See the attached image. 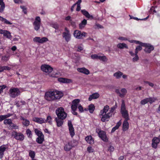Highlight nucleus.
Here are the masks:
<instances>
[{
    "label": "nucleus",
    "mask_w": 160,
    "mask_h": 160,
    "mask_svg": "<svg viewBox=\"0 0 160 160\" xmlns=\"http://www.w3.org/2000/svg\"><path fill=\"white\" fill-rule=\"evenodd\" d=\"M148 102L152 104L153 102H154L157 100V98L154 97H150L148 98Z\"/></svg>",
    "instance_id": "obj_36"
},
{
    "label": "nucleus",
    "mask_w": 160,
    "mask_h": 160,
    "mask_svg": "<svg viewBox=\"0 0 160 160\" xmlns=\"http://www.w3.org/2000/svg\"><path fill=\"white\" fill-rule=\"evenodd\" d=\"M99 136L101 139L104 142H107L108 141V139L106 135L105 132L103 131H100L98 133Z\"/></svg>",
    "instance_id": "obj_12"
},
{
    "label": "nucleus",
    "mask_w": 160,
    "mask_h": 160,
    "mask_svg": "<svg viewBox=\"0 0 160 160\" xmlns=\"http://www.w3.org/2000/svg\"><path fill=\"white\" fill-rule=\"evenodd\" d=\"M72 112L74 115H78V113L77 112H76V111L77 110V109H75V110H73V109H72Z\"/></svg>",
    "instance_id": "obj_63"
},
{
    "label": "nucleus",
    "mask_w": 160,
    "mask_h": 160,
    "mask_svg": "<svg viewBox=\"0 0 160 160\" xmlns=\"http://www.w3.org/2000/svg\"><path fill=\"white\" fill-rule=\"evenodd\" d=\"M58 81L61 82L69 83L71 82V80L64 78H59Z\"/></svg>",
    "instance_id": "obj_26"
},
{
    "label": "nucleus",
    "mask_w": 160,
    "mask_h": 160,
    "mask_svg": "<svg viewBox=\"0 0 160 160\" xmlns=\"http://www.w3.org/2000/svg\"><path fill=\"white\" fill-rule=\"evenodd\" d=\"M41 68L42 71L45 72L50 73L53 70L52 68L50 66L46 64L42 65Z\"/></svg>",
    "instance_id": "obj_9"
},
{
    "label": "nucleus",
    "mask_w": 160,
    "mask_h": 160,
    "mask_svg": "<svg viewBox=\"0 0 160 160\" xmlns=\"http://www.w3.org/2000/svg\"><path fill=\"white\" fill-rule=\"evenodd\" d=\"M6 118L4 115H0V122H1L2 120L5 119Z\"/></svg>",
    "instance_id": "obj_61"
},
{
    "label": "nucleus",
    "mask_w": 160,
    "mask_h": 160,
    "mask_svg": "<svg viewBox=\"0 0 160 160\" xmlns=\"http://www.w3.org/2000/svg\"><path fill=\"white\" fill-rule=\"evenodd\" d=\"M87 151L89 153H91L93 152L94 150L91 147H88L87 148Z\"/></svg>",
    "instance_id": "obj_52"
},
{
    "label": "nucleus",
    "mask_w": 160,
    "mask_h": 160,
    "mask_svg": "<svg viewBox=\"0 0 160 160\" xmlns=\"http://www.w3.org/2000/svg\"><path fill=\"white\" fill-rule=\"evenodd\" d=\"M14 0V2L15 3H22L21 0Z\"/></svg>",
    "instance_id": "obj_64"
},
{
    "label": "nucleus",
    "mask_w": 160,
    "mask_h": 160,
    "mask_svg": "<svg viewBox=\"0 0 160 160\" xmlns=\"http://www.w3.org/2000/svg\"><path fill=\"white\" fill-rule=\"evenodd\" d=\"M22 123L24 125L27 126L29 125L30 122L29 120L25 119V120L23 121Z\"/></svg>",
    "instance_id": "obj_45"
},
{
    "label": "nucleus",
    "mask_w": 160,
    "mask_h": 160,
    "mask_svg": "<svg viewBox=\"0 0 160 160\" xmlns=\"http://www.w3.org/2000/svg\"><path fill=\"white\" fill-rule=\"evenodd\" d=\"M4 32H3L4 36L6 37L7 38L10 39L11 37L10 33L7 31H5Z\"/></svg>",
    "instance_id": "obj_35"
},
{
    "label": "nucleus",
    "mask_w": 160,
    "mask_h": 160,
    "mask_svg": "<svg viewBox=\"0 0 160 160\" xmlns=\"http://www.w3.org/2000/svg\"><path fill=\"white\" fill-rule=\"evenodd\" d=\"M117 103L116 102L115 105L111 108L110 112L111 113L113 112L114 110L117 108Z\"/></svg>",
    "instance_id": "obj_46"
},
{
    "label": "nucleus",
    "mask_w": 160,
    "mask_h": 160,
    "mask_svg": "<svg viewBox=\"0 0 160 160\" xmlns=\"http://www.w3.org/2000/svg\"><path fill=\"white\" fill-rule=\"evenodd\" d=\"M8 128L9 129H17L18 128V126L16 125V124L12 122H11L10 124L9 125Z\"/></svg>",
    "instance_id": "obj_29"
},
{
    "label": "nucleus",
    "mask_w": 160,
    "mask_h": 160,
    "mask_svg": "<svg viewBox=\"0 0 160 160\" xmlns=\"http://www.w3.org/2000/svg\"><path fill=\"white\" fill-rule=\"evenodd\" d=\"M160 141V139L159 138L157 137H154L152 140V146L153 148H156L158 144Z\"/></svg>",
    "instance_id": "obj_13"
},
{
    "label": "nucleus",
    "mask_w": 160,
    "mask_h": 160,
    "mask_svg": "<svg viewBox=\"0 0 160 160\" xmlns=\"http://www.w3.org/2000/svg\"><path fill=\"white\" fill-rule=\"evenodd\" d=\"M128 120H124L123 123L122 130L123 131L127 130L129 128V123L128 122Z\"/></svg>",
    "instance_id": "obj_19"
},
{
    "label": "nucleus",
    "mask_w": 160,
    "mask_h": 160,
    "mask_svg": "<svg viewBox=\"0 0 160 160\" xmlns=\"http://www.w3.org/2000/svg\"><path fill=\"white\" fill-rule=\"evenodd\" d=\"M95 106L92 104H90L88 106V110L91 113H92L93 112L95 109Z\"/></svg>",
    "instance_id": "obj_34"
},
{
    "label": "nucleus",
    "mask_w": 160,
    "mask_h": 160,
    "mask_svg": "<svg viewBox=\"0 0 160 160\" xmlns=\"http://www.w3.org/2000/svg\"><path fill=\"white\" fill-rule=\"evenodd\" d=\"M40 38L39 37H36L33 39V41L34 42H38L40 43Z\"/></svg>",
    "instance_id": "obj_49"
},
{
    "label": "nucleus",
    "mask_w": 160,
    "mask_h": 160,
    "mask_svg": "<svg viewBox=\"0 0 160 160\" xmlns=\"http://www.w3.org/2000/svg\"><path fill=\"white\" fill-rule=\"evenodd\" d=\"M142 46L145 47L144 51L146 53H150L154 49L153 46L149 43H144L142 45Z\"/></svg>",
    "instance_id": "obj_8"
},
{
    "label": "nucleus",
    "mask_w": 160,
    "mask_h": 160,
    "mask_svg": "<svg viewBox=\"0 0 160 160\" xmlns=\"http://www.w3.org/2000/svg\"><path fill=\"white\" fill-rule=\"evenodd\" d=\"M142 49V48L141 46H138L136 48L135 50V54H138V52L141 51Z\"/></svg>",
    "instance_id": "obj_43"
},
{
    "label": "nucleus",
    "mask_w": 160,
    "mask_h": 160,
    "mask_svg": "<svg viewBox=\"0 0 160 160\" xmlns=\"http://www.w3.org/2000/svg\"><path fill=\"white\" fill-rule=\"evenodd\" d=\"M127 111L126 110L125 107V103L124 100L122 101V104L121 108V112Z\"/></svg>",
    "instance_id": "obj_31"
},
{
    "label": "nucleus",
    "mask_w": 160,
    "mask_h": 160,
    "mask_svg": "<svg viewBox=\"0 0 160 160\" xmlns=\"http://www.w3.org/2000/svg\"><path fill=\"white\" fill-rule=\"evenodd\" d=\"M56 113L57 118L61 119H65L67 116V114L64 112V109L62 107H60L56 110Z\"/></svg>",
    "instance_id": "obj_2"
},
{
    "label": "nucleus",
    "mask_w": 160,
    "mask_h": 160,
    "mask_svg": "<svg viewBox=\"0 0 160 160\" xmlns=\"http://www.w3.org/2000/svg\"><path fill=\"white\" fill-rule=\"evenodd\" d=\"M12 122L11 119H6L4 121V123L5 124H8L9 125Z\"/></svg>",
    "instance_id": "obj_50"
},
{
    "label": "nucleus",
    "mask_w": 160,
    "mask_h": 160,
    "mask_svg": "<svg viewBox=\"0 0 160 160\" xmlns=\"http://www.w3.org/2000/svg\"><path fill=\"white\" fill-rule=\"evenodd\" d=\"M72 147V143L71 142H68L65 145L64 147V150L67 151H69Z\"/></svg>",
    "instance_id": "obj_22"
},
{
    "label": "nucleus",
    "mask_w": 160,
    "mask_h": 160,
    "mask_svg": "<svg viewBox=\"0 0 160 160\" xmlns=\"http://www.w3.org/2000/svg\"><path fill=\"white\" fill-rule=\"evenodd\" d=\"M9 56H5L2 57V60L4 61H7L9 59Z\"/></svg>",
    "instance_id": "obj_48"
},
{
    "label": "nucleus",
    "mask_w": 160,
    "mask_h": 160,
    "mask_svg": "<svg viewBox=\"0 0 160 160\" xmlns=\"http://www.w3.org/2000/svg\"><path fill=\"white\" fill-rule=\"evenodd\" d=\"M122 117L125 118V120H129V114L128 111L121 112Z\"/></svg>",
    "instance_id": "obj_25"
},
{
    "label": "nucleus",
    "mask_w": 160,
    "mask_h": 160,
    "mask_svg": "<svg viewBox=\"0 0 160 160\" xmlns=\"http://www.w3.org/2000/svg\"><path fill=\"white\" fill-rule=\"evenodd\" d=\"M65 119H61L58 118H56L55 121L57 123V125L58 127H60L62 126L63 123V120Z\"/></svg>",
    "instance_id": "obj_18"
},
{
    "label": "nucleus",
    "mask_w": 160,
    "mask_h": 160,
    "mask_svg": "<svg viewBox=\"0 0 160 160\" xmlns=\"http://www.w3.org/2000/svg\"><path fill=\"white\" fill-rule=\"evenodd\" d=\"M77 71L80 72L86 75H88L90 73L89 71L85 68H78Z\"/></svg>",
    "instance_id": "obj_16"
},
{
    "label": "nucleus",
    "mask_w": 160,
    "mask_h": 160,
    "mask_svg": "<svg viewBox=\"0 0 160 160\" xmlns=\"http://www.w3.org/2000/svg\"><path fill=\"white\" fill-rule=\"evenodd\" d=\"M78 109L79 110V111L80 112H82L83 111V109L81 105V104H79L78 107Z\"/></svg>",
    "instance_id": "obj_54"
},
{
    "label": "nucleus",
    "mask_w": 160,
    "mask_h": 160,
    "mask_svg": "<svg viewBox=\"0 0 160 160\" xmlns=\"http://www.w3.org/2000/svg\"><path fill=\"white\" fill-rule=\"evenodd\" d=\"M121 94H120V97L122 98L124 97L127 92L126 89L125 88H122L121 90Z\"/></svg>",
    "instance_id": "obj_37"
},
{
    "label": "nucleus",
    "mask_w": 160,
    "mask_h": 160,
    "mask_svg": "<svg viewBox=\"0 0 160 160\" xmlns=\"http://www.w3.org/2000/svg\"><path fill=\"white\" fill-rule=\"evenodd\" d=\"M52 27L55 29H58L59 28V25L57 23H54L52 24Z\"/></svg>",
    "instance_id": "obj_56"
},
{
    "label": "nucleus",
    "mask_w": 160,
    "mask_h": 160,
    "mask_svg": "<svg viewBox=\"0 0 160 160\" xmlns=\"http://www.w3.org/2000/svg\"><path fill=\"white\" fill-rule=\"evenodd\" d=\"M26 133L28 137L31 138L32 137V132L29 129H28L26 130Z\"/></svg>",
    "instance_id": "obj_47"
},
{
    "label": "nucleus",
    "mask_w": 160,
    "mask_h": 160,
    "mask_svg": "<svg viewBox=\"0 0 160 160\" xmlns=\"http://www.w3.org/2000/svg\"><path fill=\"white\" fill-rule=\"evenodd\" d=\"M1 21L5 24H8V25H12V23L9 22L6 19L2 18V20H1Z\"/></svg>",
    "instance_id": "obj_38"
},
{
    "label": "nucleus",
    "mask_w": 160,
    "mask_h": 160,
    "mask_svg": "<svg viewBox=\"0 0 160 160\" xmlns=\"http://www.w3.org/2000/svg\"><path fill=\"white\" fill-rule=\"evenodd\" d=\"M135 57H134L132 59V61L133 62L137 61L139 59V57L137 54H135Z\"/></svg>",
    "instance_id": "obj_51"
},
{
    "label": "nucleus",
    "mask_w": 160,
    "mask_h": 160,
    "mask_svg": "<svg viewBox=\"0 0 160 160\" xmlns=\"http://www.w3.org/2000/svg\"><path fill=\"white\" fill-rule=\"evenodd\" d=\"M82 13L87 18H89L93 19V17L92 16L89 14L88 12L85 10H81Z\"/></svg>",
    "instance_id": "obj_24"
},
{
    "label": "nucleus",
    "mask_w": 160,
    "mask_h": 160,
    "mask_svg": "<svg viewBox=\"0 0 160 160\" xmlns=\"http://www.w3.org/2000/svg\"><path fill=\"white\" fill-rule=\"evenodd\" d=\"M41 25V19L39 17H36L34 22L33 23L34 29L36 31H38L40 28Z\"/></svg>",
    "instance_id": "obj_6"
},
{
    "label": "nucleus",
    "mask_w": 160,
    "mask_h": 160,
    "mask_svg": "<svg viewBox=\"0 0 160 160\" xmlns=\"http://www.w3.org/2000/svg\"><path fill=\"white\" fill-rule=\"evenodd\" d=\"M48 41V39L47 38L44 37L41 38H40V43H42L44 42H46Z\"/></svg>",
    "instance_id": "obj_41"
},
{
    "label": "nucleus",
    "mask_w": 160,
    "mask_h": 160,
    "mask_svg": "<svg viewBox=\"0 0 160 160\" xmlns=\"http://www.w3.org/2000/svg\"><path fill=\"white\" fill-rule=\"evenodd\" d=\"M117 47L118 48L120 49H122L124 48H128V47L127 45L124 43H120L118 44Z\"/></svg>",
    "instance_id": "obj_30"
},
{
    "label": "nucleus",
    "mask_w": 160,
    "mask_h": 160,
    "mask_svg": "<svg viewBox=\"0 0 160 160\" xmlns=\"http://www.w3.org/2000/svg\"><path fill=\"white\" fill-rule=\"evenodd\" d=\"M9 95L12 98H15L20 94V91L18 88H11L9 90Z\"/></svg>",
    "instance_id": "obj_3"
},
{
    "label": "nucleus",
    "mask_w": 160,
    "mask_h": 160,
    "mask_svg": "<svg viewBox=\"0 0 160 160\" xmlns=\"http://www.w3.org/2000/svg\"><path fill=\"white\" fill-rule=\"evenodd\" d=\"M102 115V117L101 120L102 122H105L106 121H108L110 117H112V114L110 112H108L107 114H104Z\"/></svg>",
    "instance_id": "obj_15"
},
{
    "label": "nucleus",
    "mask_w": 160,
    "mask_h": 160,
    "mask_svg": "<svg viewBox=\"0 0 160 160\" xmlns=\"http://www.w3.org/2000/svg\"><path fill=\"white\" fill-rule=\"evenodd\" d=\"M20 8L22 9L24 13L26 14L27 13L26 8L24 6H21Z\"/></svg>",
    "instance_id": "obj_58"
},
{
    "label": "nucleus",
    "mask_w": 160,
    "mask_h": 160,
    "mask_svg": "<svg viewBox=\"0 0 160 160\" xmlns=\"http://www.w3.org/2000/svg\"><path fill=\"white\" fill-rule=\"evenodd\" d=\"M97 59H99L100 60L102 61L103 62H106L108 60V59L105 56H98V55Z\"/></svg>",
    "instance_id": "obj_32"
},
{
    "label": "nucleus",
    "mask_w": 160,
    "mask_h": 160,
    "mask_svg": "<svg viewBox=\"0 0 160 160\" xmlns=\"http://www.w3.org/2000/svg\"><path fill=\"white\" fill-rule=\"evenodd\" d=\"M3 70H10L11 69L10 68L7 66H3Z\"/></svg>",
    "instance_id": "obj_60"
},
{
    "label": "nucleus",
    "mask_w": 160,
    "mask_h": 160,
    "mask_svg": "<svg viewBox=\"0 0 160 160\" xmlns=\"http://www.w3.org/2000/svg\"><path fill=\"white\" fill-rule=\"evenodd\" d=\"M52 118L51 116H48L47 117V119H45V123L48 122L50 124H52V122L51 121Z\"/></svg>",
    "instance_id": "obj_39"
},
{
    "label": "nucleus",
    "mask_w": 160,
    "mask_h": 160,
    "mask_svg": "<svg viewBox=\"0 0 160 160\" xmlns=\"http://www.w3.org/2000/svg\"><path fill=\"white\" fill-rule=\"evenodd\" d=\"M122 124V122L121 120H120L118 123H117L116 125L115 128H117L118 129L119 128V127L121 126Z\"/></svg>",
    "instance_id": "obj_57"
},
{
    "label": "nucleus",
    "mask_w": 160,
    "mask_h": 160,
    "mask_svg": "<svg viewBox=\"0 0 160 160\" xmlns=\"http://www.w3.org/2000/svg\"><path fill=\"white\" fill-rule=\"evenodd\" d=\"M63 96V93L58 91H48L45 93V98L48 101H51L60 99Z\"/></svg>",
    "instance_id": "obj_1"
},
{
    "label": "nucleus",
    "mask_w": 160,
    "mask_h": 160,
    "mask_svg": "<svg viewBox=\"0 0 160 160\" xmlns=\"http://www.w3.org/2000/svg\"><path fill=\"white\" fill-rule=\"evenodd\" d=\"M32 120L34 122H38L40 124H42L43 123H45V119L42 118H34Z\"/></svg>",
    "instance_id": "obj_17"
},
{
    "label": "nucleus",
    "mask_w": 160,
    "mask_h": 160,
    "mask_svg": "<svg viewBox=\"0 0 160 160\" xmlns=\"http://www.w3.org/2000/svg\"><path fill=\"white\" fill-rule=\"evenodd\" d=\"M113 76L116 79H120L121 77L124 79H127L128 78V75L126 74H124L123 73L120 71H118L113 74Z\"/></svg>",
    "instance_id": "obj_7"
},
{
    "label": "nucleus",
    "mask_w": 160,
    "mask_h": 160,
    "mask_svg": "<svg viewBox=\"0 0 160 160\" xmlns=\"http://www.w3.org/2000/svg\"><path fill=\"white\" fill-rule=\"evenodd\" d=\"M36 139V142L39 144H42L44 140V136L43 134L38 136Z\"/></svg>",
    "instance_id": "obj_21"
},
{
    "label": "nucleus",
    "mask_w": 160,
    "mask_h": 160,
    "mask_svg": "<svg viewBox=\"0 0 160 160\" xmlns=\"http://www.w3.org/2000/svg\"><path fill=\"white\" fill-rule=\"evenodd\" d=\"M34 131L35 133L38 136H40L42 134H43L38 129H35L34 130Z\"/></svg>",
    "instance_id": "obj_42"
},
{
    "label": "nucleus",
    "mask_w": 160,
    "mask_h": 160,
    "mask_svg": "<svg viewBox=\"0 0 160 160\" xmlns=\"http://www.w3.org/2000/svg\"><path fill=\"white\" fill-rule=\"evenodd\" d=\"M35 155V153L34 152L32 151L31 150L29 151V156L32 159H33L34 158Z\"/></svg>",
    "instance_id": "obj_40"
},
{
    "label": "nucleus",
    "mask_w": 160,
    "mask_h": 160,
    "mask_svg": "<svg viewBox=\"0 0 160 160\" xmlns=\"http://www.w3.org/2000/svg\"><path fill=\"white\" fill-rule=\"evenodd\" d=\"M134 42L137 44H139L141 46H142V45L144 43L142 42H141L138 41H134Z\"/></svg>",
    "instance_id": "obj_62"
},
{
    "label": "nucleus",
    "mask_w": 160,
    "mask_h": 160,
    "mask_svg": "<svg viewBox=\"0 0 160 160\" xmlns=\"http://www.w3.org/2000/svg\"><path fill=\"white\" fill-rule=\"evenodd\" d=\"M87 33L83 32H82L81 31L78 30H75L73 33L74 36L78 39L82 38L83 37H85Z\"/></svg>",
    "instance_id": "obj_4"
},
{
    "label": "nucleus",
    "mask_w": 160,
    "mask_h": 160,
    "mask_svg": "<svg viewBox=\"0 0 160 160\" xmlns=\"http://www.w3.org/2000/svg\"><path fill=\"white\" fill-rule=\"evenodd\" d=\"M6 149V148L3 146L0 147V158H2L3 157L4 155V152Z\"/></svg>",
    "instance_id": "obj_27"
},
{
    "label": "nucleus",
    "mask_w": 160,
    "mask_h": 160,
    "mask_svg": "<svg viewBox=\"0 0 160 160\" xmlns=\"http://www.w3.org/2000/svg\"><path fill=\"white\" fill-rule=\"evenodd\" d=\"M109 107L108 105L105 106L103 110H101L100 112L101 115H103L104 114H106L107 112L108 111L109 109Z\"/></svg>",
    "instance_id": "obj_28"
},
{
    "label": "nucleus",
    "mask_w": 160,
    "mask_h": 160,
    "mask_svg": "<svg viewBox=\"0 0 160 160\" xmlns=\"http://www.w3.org/2000/svg\"><path fill=\"white\" fill-rule=\"evenodd\" d=\"M65 30L66 32H64L62 33V36L64 38L66 41L68 42L70 39L71 35L70 34L69 31L67 29V28H65Z\"/></svg>",
    "instance_id": "obj_10"
},
{
    "label": "nucleus",
    "mask_w": 160,
    "mask_h": 160,
    "mask_svg": "<svg viewBox=\"0 0 160 160\" xmlns=\"http://www.w3.org/2000/svg\"><path fill=\"white\" fill-rule=\"evenodd\" d=\"M80 102L79 99H75L72 101V104L71 105V109L73 110L77 109L78 107L79 103Z\"/></svg>",
    "instance_id": "obj_14"
},
{
    "label": "nucleus",
    "mask_w": 160,
    "mask_h": 160,
    "mask_svg": "<svg viewBox=\"0 0 160 160\" xmlns=\"http://www.w3.org/2000/svg\"><path fill=\"white\" fill-rule=\"evenodd\" d=\"M0 5L1 6V8L4 9L5 5L3 2V1H1L0 0Z\"/></svg>",
    "instance_id": "obj_53"
},
{
    "label": "nucleus",
    "mask_w": 160,
    "mask_h": 160,
    "mask_svg": "<svg viewBox=\"0 0 160 160\" xmlns=\"http://www.w3.org/2000/svg\"><path fill=\"white\" fill-rule=\"evenodd\" d=\"M144 82L145 83L148 84L149 86L151 87H153L154 86V84L150 82L147 81H144Z\"/></svg>",
    "instance_id": "obj_55"
},
{
    "label": "nucleus",
    "mask_w": 160,
    "mask_h": 160,
    "mask_svg": "<svg viewBox=\"0 0 160 160\" xmlns=\"http://www.w3.org/2000/svg\"><path fill=\"white\" fill-rule=\"evenodd\" d=\"M68 125L69 127V130L70 136L72 137H73L75 134L74 130L71 121H68Z\"/></svg>",
    "instance_id": "obj_11"
},
{
    "label": "nucleus",
    "mask_w": 160,
    "mask_h": 160,
    "mask_svg": "<svg viewBox=\"0 0 160 160\" xmlns=\"http://www.w3.org/2000/svg\"><path fill=\"white\" fill-rule=\"evenodd\" d=\"M85 139L88 143L90 144H93L94 141L92 136L91 135L88 136L85 138Z\"/></svg>",
    "instance_id": "obj_20"
},
{
    "label": "nucleus",
    "mask_w": 160,
    "mask_h": 160,
    "mask_svg": "<svg viewBox=\"0 0 160 160\" xmlns=\"http://www.w3.org/2000/svg\"><path fill=\"white\" fill-rule=\"evenodd\" d=\"M91 58L92 59H97V54H92L91 56Z\"/></svg>",
    "instance_id": "obj_59"
},
{
    "label": "nucleus",
    "mask_w": 160,
    "mask_h": 160,
    "mask_svg": "<svg viewBox=\"0 0 160 160\" xmlns=\"http://www.w3.org/2000/svg\"><path fill=\"white\" fill-rule=\"evenodd\" d=\"M87 23V20L84 19L82 21L81 23L79 24V28H83L85 26L86 24Z\"/></svg>",
    "instance_id": "obj_33"
},
{
    "label": "nucleus",
    "mask_w": 160,
    "mask_h": 160,
    "mask_svg": "<svg viewBox=\"0 0 160 160\" xmlns=\"http://www.w3.org/2000/svg\"><path fill=\"white\" fill-rule=\"evenodd\" d=\"M148 102V98L144 99L141 101L140 103L142 105H144Z\"/></svg>",
    "instance_id": "obj_44"
},
{
    "label": "nucleus",
    "mask_w": 160,
    "mask_h": 160,
    "mask_svg": "<svg viewBox=\"0 0 160 160\" xmlns=\"http://www.w3.org/2000/svg\"><path fill=\"white\" fill-rule=\"evenodd\" d=\"M12 136H13L16 139L20 141H23L24 138V136L22 134L17 132L15 131L12 132Z\"/></svg>",
    "instance_id": "obj_5"
},
{
    "label": "nucleus",
    "mask_w": 160,
    "mask_h": 160,
    "mask_svg": "<svg viewBox=\"0 0 160 160\" xmlns=\"http://www.w3.org/2000/svg\"><path fill=\"white\" fill-rule=\"evenodd\" d=\"M99 97V95L97 93H95L92 95H90L89 98L88 100L91 101L92 99H96L98 98Z\"/></svg>",
    "instance_id": "obj_23"
}]
</instances>
